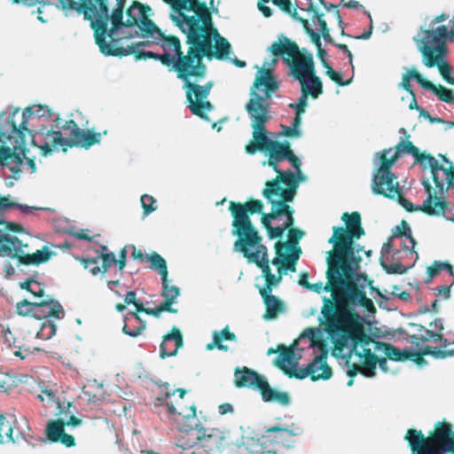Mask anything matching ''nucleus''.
Segmentation results:
<instances>
[{
	"label": "nucleus",
	"mask_w": 454,
	"mask_h": 454,
	"mask_svg": "<svg viewBox=\"0 0 454 454\" xmlns=\"http://www.w3.org/2000/svg\"><path fill=\"white\" fill-rule=\"evenodd\" d=\"M341 219L345 222L346 228L333 227V234L328 240L333 245V248L328 252L327 258L357 259L355 256L353 239H359L365 233L362 227L361 215L357 211L344 213Z\"/></svg>",
	"instance_id": "nucleus-12"
},
{
	"label": "nucleus",
	"mask_w": 454,
	"mask_h": 454,
	"mask_svg": "<svg viewBox=\"0 0 454 454\" xmlns=\"http://www.w3.org/2000/svg\"><path fill=\"white\" fill-rule=\"evenodd\" d=\"M155 202V199L151 195L145 194L141 196V205L144 209V215H147L156 209V207H153Z\"/></svg>",
	"instance_id": "nucleus-61"
},
{
	"label": "nucleus",
	"mask_w": 454,
	"mask_h": 454,
	"mask_svg": "<svg viewBox=\"0 0 454 454\" xmlns=\"http://www.w3.org/2000/svg\"><path fill=\"white\" fill-rule=\"evenodd\" d=\"M278 160L269 156L268 165L277 173V176L265 183V186L262 192L264 199H270L273 196L281 193L286 190V188H290L291 186H294V189H298L299 179L296 177L294 173L289 169H279L278 166Z\"/></svg>",
	"instance_id": "nucleus-23"
},
{
	"label": "nucleus",
	"mask_w": 454,
	"mask_h": 454,
	"mask_svg": "<svg viewBox=\"0 0 454 454\" xmlns=\"http://www.w3.org/2000/svg\"><path fill=\"white\" fill-rule=\"evenodd\" d=\"M25 247H20L18 255L15 259L19 261L20 264L24 265H39L50 260L51 253L48 250L47 247H43L42 250H37L32 254H26L24 251Z\"/></svg>",
	"instance_id": "nucleus-34"
},
{
	"label": "nucleus",
	"mask_w": 454,
	"mask_h": 454,
	"mask_svg": "<svg viewBox=\"0 0 454 454\" xmlns=\"http://www.w3.org/2000/svg\"><path fill=\"white\" fill-rule=\"evenodd\" d=\"M183 345L184 340L180 330L173 326L171 333L163 336V340L160 345V357L166 358L176 356Z\"/></svg>",
	"instance_id": "nucleus-29"
},
{
	"label": "nucleus",
	"mask_w": 454,
	"mask_h": 454,
	"mask_svg": "<svg viewBox=\"0 0 454 454\" xmlns=\"http://www.w3.org/2000/svg\"><path fill=\"white\" fill-rule=\"evenodd\" d=\"M62 128L69 132L71 138H64L62 133L59 130H49L46 133V138L51 140L53 147L67 145L69 147L80 146L88 149L96 144H99L101 141V133H96L90 129H82L74 120L67 121Z\"/></svg>",
	"instance_id": "nucleus-16"
},
{
	"label": "nucleus",
	"mask_w": 454,
	"mask_h": 454,
	"mask_svg": "<svg viewBox=\"0 0 454 454\" xmlns=\"http://www.w3.org/2000/svg\"><path fill=\"white\" fill-rule=\"evenodd\" d=\"M3 433L5 434L9 441L14 442L12 436L13 429L11 424L6 421V419L3 414H0V443L4 442Z\"/></svg>",
	"instance_id": "nucleus-56"
},
{
	"label": "nucleus",
	"mask_w": 454,
	"mask_h": 454,
	"mask_svg": "<svg viewBox=\"0 0 454 454\" xmlns=\"http://www.w3.org/2000/svg\"><path fill=\"white\" fill-rule=\"evenodd\" d=\"M283 253H285V255L283 258V266L287 271L294 272L296 271V262L301 254V247H297L296 251L290 252L286 250H283Z\"/></svg>",
	"instance_id": "nucleus-50"
},
{
	"label": "nucleus",
	"mask_w": 454,
	"mask_h": 454,
	"mask_svg": "<svg viewBox=\"0 0 454 454\" xmlns=\"http://www.w3.org/2000/svg\"><path fill=\"white\" fill-rule=\"evenodd\" d=\"M297 193V189L294 186L286 188L281 193L273 196L270 199H266L268 203L271 205L270 216L271 218H278L281 215L286 216V222L283 226L286 229H292L294 224V209L289 206Z\"/></svg>",
	"instance_id": "nucleus-24"
},
{
	"label": "nucleus",
	"mask_w": 454,
	"mask_h": 454,
	"mask_svg": "<svg viewBox=\"0 0 454 454\" xmlns=\"http://www.w3.org/2000/svg\"><path fill=\"white\" fill-rule=\"evenodd\" d=\"M411 75L413 76V79H415L423 89L428 90L432 92H434V90H436L437 86L434 85L432 82L423 78L422 75L416 69H411Z\"/></svg>",
	"instance_id": "nucleus-58"
},
{
	"label": "nucleus",
	"mask_w": 454,
	"mask_h": 454,
	"mask_svg": "<svg viewBox=\"0 0 454 454\" xmlns=\"http://www.w3.org/2000/svg\"><path fill=\"white\" fill-rule=\"evenodd\" d=\"M440 171H443L445 176H446V184L447 189H453L454 190V166L450 165L449 167H444L443 165H441Z\"/></svg>",
	"instance_id": "nucleus-62"
},
{
	"label": "nucleus",
	"mask_w": 454,
	"mask_h": 454,
	"mask_svg": "<svg viewBox=\"0 0 454 454\" xmlns=\"http://www.w3.org/2000/svg\"><path fill=\"white\" fill-rule=\"evenodd\" d=\"M418 327L419 333L411 335V342L413 345L419 346L421 342H440L443 341V334L433 333L421 325H415Z\"/></svg>",
	"instance_id": "nucleus-39"
},
{
	"label": "nucleus",
	"mask_w": 454,
	"mask_h": 454,
	"mask_svg": "<svg viewBox=\"0 0 454 454\" xmlns=\"http://www.w3.org/2000/svg\"><path fill=\"white\" fill-rule=\"evenodd\" d=\"M331 338L333 344V352H342L348 345L349 341L352 342V348L346 360V365L348 367L347 374L351 379L348 381V386H352L354 383L353 378L358 373L365 377L372 378L375 376V370L377 367L378 356L369 348L370 344L376 347V342L369 334L365 333L367 338L362 336H351L349 338L342 337L340 334L327 333ZM375 350H378L375 348Z\"/></svg>",
	"instance_id": "nucleus-5"
},
{
	"label": "nucleus",
	"mask_w": 454,
	"mask_h": 454,
	"mask_svg": "<svg viewBox=\"0 0 454 454\" xmlns=\"http://www.w3.org/2000/svg\"><path fill=\"white\" fill-rule=\"evenodd\" d=\"M404 440L411 454H454V431L445 419L436 422L427 435L421 430L408 429Z\"/></svg>",
	"instance_id": "nucleus-9"
},
{
	"label": "nucleus",
	"mask_w": 454,
	"mask_h": 454,
	"mask_svg": "<svg viewBox=\"0 0 454 454\" xmlns=\"http://www.w3.org/2000/svg\"><path fill=\"white\" fill-rule=\"evenodd\" d=\"M151 263L150 268L157 270L161 276V280H166L168 278V267L165 259L156 252H153L146 255V261Z\"/></svg>",
	"instance_id": "nucleus-44"
},
{
	"label": "nucleus",
	"mask_w": 454,
	"mask_h": 454,
	"mask_svg": "<svg viewBox=\"0 0 454 454\" xmlns=\"http://www.w3.org/2000/svg\"><path fill=\"white\" fill-rule=\"evenodd\" d=\"M21 208L23 212L28 213L30 211V207L27 206H22L15 202H12L8 197H1L0 196V211H5L9 208Z\"/></svg>",
	"instance_id": "nucleus-59"
},
{
	"label": "nucleus",
	"mask_w": 454,
	"mask_h": 454,
	"mask_svg": "<svg viewBox=\"0 0 454 454\" xmlns=\"http://www.w3.org/2000/svg\"><path fill=\"white\" fill-rule=\"evenodd\" d=\"M163 311L177 313L176 309L169 308L168 304H165L164 302H161L158 307L153 309L145 308L143 304L137 305V312H145L147 315H151L156 317H160Z\"/></svg>",
	"instance_id": "nucleus-52"
},
{
	"label": "nucleus",
	"mask_w": 454,
	"mask_h": 454,
	"mask_svg": "<svg viewBox=\"0 0 454 454\" xmlns=\"http://www.w3.org/2000/svg\"><path fill=\"white\" fill-rule=\"evenodd\" d=\"M64 422L61 419L49 422L47 426V437L51 442H59L64 434Z\"/></svg>",
	"instance_id": "nucleus-48"
},
{
	"label": "nucleus",
	"mask_w": 454,
	"mask_h": 454,
	"mask_svg": "<svg viewBox=\"0 0 454 454\" xmlns=\"http://www.w3.org/2000/svg\"><path fill=\"white\" fill-rule=\"evenodd\" d=\"M163 1L171 6V20L181 31L213 26L212 15L206 3L199 0Z\"/></svg>",
	"instance_id": "nucleus-13"
},
{
	"label": "nucleus",
	"mask_w": 454,
	"mask_h": 454,
	"mask_svg": "<svg viewBox=\"0 0 454 454\" xmlns=\"http://www.w3.org/2000/svg\"><path fill=\"white\" fill-rule=\"evenodd\" d=\"M33 301L23 300L16 304V313L27 317L31 315Z\"/></svg>",
	"instance_id": "nucleus-63"
},
{
	"label": "nucleus",
	"mask_w": 454,
	"mask_h": 454,
	"mask_svg": "<svg viewBox=\"0 0 454 454\" xmlns=\"http://www.w3.org/2000/svg\"><path fill=\"white\" fill-rule=\"evenodd\" d=\"M442 358L454 356V332L448 337H443L440 348Z\"/></svg>",
	"instance_id": "nucleus-53"
},
{
	"label": "nucleus",
	"mask_w": 454,
	"mask_h": 454,
	"mask_svg": "<svg viewBox=\"0 0 454 454\" xmlns=\"http://www.w3.org/2000/svg\"><path fill=\"white\" fill-rule=\"evenodd\" d=\"M442 270H446L450 277L454 278L453 267L450 263L441 261H434L430 266L427 267V277L426 278L425 282L427 284L430 283L432 279L438 276Z\"/></svg>",
	"instance_id": "nucleus-43"
},
{
	"label": "nucleus",
	"mask_w": 454,
	"mask_h": 454,
	"mask_svg": "<svg viewBox=\"0 0 454 454\" xmlns=\"http://www.w3.org/2000/svg\"><path fill=\"white\" fill-rule=\"evenodd\" d=\"M40 389V394L37 395V398L41 402H47V403H56V395L57 390L52 387L46 385L44 382L39 383L38 385Z\"/></svg>",
	"instance_id": "nucleus-51"
},
{
	"label": "nucleus",
	"mask_w": 454,
	"mask_h": 454,
	"mask_svg": "<svg viewBox=\"0 0 454 454\" xmlns=\"http://www.w3.org/2000/svg\"><path fill=\"white\" fill-rule=\"evenodd\" d=\"M304 232L299 229L288 230V240L286 242L278 241L275 243V251L277 255H282L283 250L294 252L296 251L299 240L302 238Z\"/></svg>",
	"instance_id": "nucleus-36"
},
{
	"label": "nucleus",
	"mask_w": 454,
	"mask_h": 454,
	"mask_svg": "<svg viewBox=\"0 0 454 454\" xmlns=\"http://www.w3.org/2000/svg\"><path fill=\"white\" fill-rule=\"evenodd\" d=\"M376 348L382 350L387 359L402 362L408 360V349H399L390 343L376 342Z\"/></svg>",
	"instance_id": "nucleus-40"
},
{
	"label": "nucleus",
	"mask_w": 454,
	"mask_h": 454,
	"mask_svg": "<svg viewBox=\"0 0 454 454\" xmlns=\"http://www.w3.org/2000/svg\"><path fill=\"white\" fill-rule=\"evenodd\" d=\"M326 290H333V298L323 297V306L319 317L320 325L326 333L340 334L343 338L362 336L367 338L362 317L355 306L375 309L373 302L367 298L362 286L353 280V263L358 266L357 259L327 258Z\"/></svg>",
	"instance_id": "nucleus-1"
},
{
	"label": "nucleus",
	"mask_w": 454,
	"mask_h": 454,
	"mask_svg": "<svg viewBox=\"0 0 454 454\" xmlns=\"http://www.w3.org/2000/svg\"><path fill=\"white\" fill-rule=\"evenodd\" d=\"M98 260H102V273H106L109 269L111 268L112 264H114L116 262V256L114 253L109 252V253H101L98 256Z\"/></svg>",
	"instance_id": "nucleus-57"
},
{
	"label": "nucleus",
	"mask_w": 454,
	"mask_h": 454,
	"mask_svg": "<svg viewBox=\"0 0 454 454\" xmlns=\"http://www.w3.org/2000/svg\"><path fill=\"white\" fill-rule=\"evenodd\" d=\"M301 96L298 98V102L290 103L289 107L298 112V114H303L308 105V97L310 96L312 98H317L323 94V84L319 85H301Z\"/></svg>",
	"instance_id": "nucleus-33"
},
{
	"label": "nucleus",
	"mask_w": 454,
	"mask_h": 454,
	"mask_svg": "<svg viewBox=\"0 0 454 454\" xmlns=\"http://www.w3.org/2000/svg\"><path fill=\"white\" fill-rule=\"evenodd\" d=\"M278 87V82L273 76V69L265 67L264 64L257 72L250 92L251 98L246 104V110L251 120L254 139V142L246 145V152L248 154L265 150L268 141L266 123L271 119L269 100Z\"/></svg>",
	"instance_id": "nucleus-4"
},
{
	"label": "nucleus",
	"mask_w": 454,
	"mask_h": 454,
	"mask_svg": "<svg viewBox=\"0 0 454 454\" xmlns=\"http://www.w3.org/2000/svg\"><path fill=\"white\" fill-rule=\"evenodd\" d=\"M325 68L326 69V74L329 76V78L331 80H333L338 85L345 86V85H348L349 83V82H350L349 80L347 81V82H344L342 80L341 75L338 72L333 70V67L330 65H328L327 67H325Z\"/></svg>",
	"instance_id": "nucleus-64"
},
{
	"label": "nucleus",
	"mask_w": 454,
	"mask_h": 454,
	"mask_svg": "<svg viewBox=\"0 0 454 454\" xmlns=\"http://www.w3.org/2000/svg\"><path fill=\"white\" fill-rule=\"evenodd\" d=\"M302 429L299 427L285 428L272 427L268 428L262 437V446L264 451L270 454H277L280 447L292 448L294 445V437L300 435Z\"/></svg>",
	"instance_id": "nucleus-19"
},
{
	"label": "nucleus",
	"mask_w": 454,
	"mask_h": 454,
	"mask_svg": "<svg viewBox=\"0 0 454 454\" xmlns=\"http://www.w3.org/2000/svg\"><path fill=\"white\" fill-rule=\"evenodd\" d=\"M11 231L15 232L21 231L22 226L18 223L0 220V256L15 259L20 247L27 246L23 244L18 237L12 234Z\"/></svg>",
	"instance_id": "nucleus-25"
},
{
	"label": "nucleus",
	"mask_w": 454,
	"mask_h": 454,
	"mask_svg": "<svg viewBox=\"0 0 454 454\" xmlns=\"http://www.w3.org/2000/svg\"><path fill=\"white\" fill-rule=\"evenodd\" d=\"M151 11L150 6L137 1L133 2L126 11V27H130L137 26L143 36H154V35H162V31L148 18V13Z\"/></svg>",
	"instance_id": "nucleus-22"
},
{
	"label": "nucleus",
	"mask_w": 454,
	"mask_h": 454,
	"mask_svg": "<svg viewBox=\"0 0 454 454\" xmlns=\"http://www.w3.org/2000/svg\"><path fill=\"white\" fill-rule=\"evenodd\" d=\"M398 238H404L410 243V247H413L416 245V240L411 235V229L405 220H402L400 224L395 226V229L392 230V236L390 239H395Z\"/></svg>",
	"instance_id": "nucleus-45"
},
{
	"label": "nucleus",
	"mask_w": 454,
	"mask_h": 454,
	"mask_svg": "<svg viewBox=\"0 0 454 454\" xmlns=\"http://www.w3.org/2000/svg\"><path fill=\"white\" fill-rule=\"evenodd\" d=\"M273 287L274 286L264 284V286L259 289V293L266 308L263 317L268 320L276 318L278 313L284 309V304L280 299L271 294Z\"/></svg>",
	"instance_id": "nucleus-30"
},
{
	"label": "nucleus",
	"mask_w": 454,
	"mask_h": 454,
	"mask_svg": "<svg viewBox=\"0 0 454 454\" xmlns=\"http://www.w3.org/2000/svg\"><path fill=\"white\" fill-rule=\"evenodd\" d=\"M262 208L263 203L260 200L251 199L245 203L230 201L229 211L233 217L231 234L238 238L233 244L235 252L251 248L262 242V238L249 215L256 213L262 214Z\"/></svg>",
	"instance_id": "nucleus-8"
},
{
	"label": "nucleus",
	"mask_w": 454,
	"mask_h": 454,
	"mask_svg": "<svg viewBox=\"0 0 454 454\" xmlns=\"http://www.w3.org/2000/svg\"><path fill=\"white\" fill-rule=\"evenodd\" d=\"M51 109L46 106L35 105L32 106L26 107L22 112V121L20 125L11 120L6 123L8 129H11V134L7 138L16 139L15 148L24 146L27 145V135L31 136L32 132L27 128L28 119L32 115H35L38 118L42 117H51Z\"/></svg>",
	"instance_id": "nucleus-21"
},
{
	"label": "nucleus",
	"mask_w": 454,
	"mask_h": 454,
	"mask_svg": "<svg viewBox=\"0 0 454 454\" xmlns=\"http://www.w3.org/2000/svg\"><path fill=\"white\" fill-rule=\"evenodd\" d=\"M269 152V156L278 161H283L291 151L290 143L288 141L279 142L270 139L268 137L265 150Z\"/></svg>",
	"instance_id": "nucleus-35"
},
{
	"label": "nucleus",
	"mask_w": 454,
	"mask_h": 454,
	"mask_svg": "<svg viewBox=\"0 0 454 454\" xmlns=\"http://www.w3.org/2000/svg\"><path fill=\"white\" fill-rule=\"evenodd\" d=\"M61 4L64 8L82 12L84 18L90 21V27L94 30L95 42L97 43V32L98 27L95 25L96 21L103 16L101 12H106V37L108 36L110 42L116 45L118 40L114 39V34L123 27H126L125 21H123V9L114 8L109 14L108 0H60Z\"/></svg>",
	"instance_id": "nucleus-11"
},
{
	"label": "nucleus",
	"mask_w": 454,
	"mask_h": 454,
	"mask_svg": "<svg viewBox=\"0 0 454 454\" xmlns=\"http://www.w3.org/2000/svg\"><path fill=\"white\" fill-rule=\"evenodd\" d=\"M436 90H434V94L437 98L445 103H454V91L450 90L441 84L437 85Z\"/></svg>",
	"instance_id": "nucleus-55"
},
{
	"label": "nucleus",
	"mask_w": 454,
	"mask_h": 454,
	"mask_svg": "<svg viewBox=\"0 0 454 454\" xmlns=\"http://www.w3.org/2000/svg\"><path fill=\"white\" fill-rule=\"evenodd\" d=\"M422 37H414L418 50L421 53L423 64L428 67H437L442 79L454 85V77L451 76V67L444 59L448 53L446 39L450 35L448 28L442 25L435 29H423Z\"/></svg>",
	"instance_id": "nucleus-7"
},
{
	"label": "nucleus",
	"mask_w": 454,
	"mask_h": 454,
	"mask_svg": "<svg viewBox=\"0 0 454 454\" xmlns=\"http://www.w3.org/2000/svg\"><path fill=\"white\" fill-rule=\"evenodd\" d=\"M270 212V213H262L261 222L263 227L266 229L270 239H277L281 238L284 231L286 230L283 225L274 227L271 224V221L276 220L277 218H271Z\"/></svg>",
	"instance_id": "nucleus-47"
},
{
	"label": "nucleus",
	"mask_w": 454,
	"mask_h": 454,
	"mask_svg": "<svg viewBox=\"0 0 454 454\" xmlns=\"http://www.w3.org/2000/svg\"><path fill=\"white\" fill-rule=\"evenodd\" d=\"M380 264L385 271L388 274H403L407 271L411 266H403L401 262H395L392 264H387L384 262L382 257H380Z\"/></svg>",
	"instance_id": "nucleus-54"
},
{
	"label": "nucleus",
	"mask_w": 454,
	"mask_h": 454,
	"mask_svg": "<svg viewBox=\"0 0 454 454\" xmlns=\"http://www.w3.org/2000/svg\"><path fill=\"white\" fill-rule=\"evenodd\" d=\"M239 253H241L245 258L254 262L262 270L265 285L276 287L282 281L283 276L287 273V270L283 266V258H281L285 255L283 252L282 255L276 254L270 262L273 265L278 267V275H274L271 272L268 258V248L262 242L258 246L256 245L255 247H251V248L243 249Z\"/></svg>",
	"instance_id": "nucleus-15"
},
{
	"label": "nucleus",
	"mask_w": 454,
	"mask_h": 454,
	"mask_svg": "<svg viewBox=\"0 0 454 454\" xmlns=\"http://www.w3.org/2000/svg\"><path fill=\"white\" fill-rule=\"evenodd\" d=\"M65 312L61 304L51 296L46 295L44 299L33 301L30 317L37 320H49V317L60 319Z\"/></svg>",
	"instance_id": "nucleus-27"
},
{
	"label": "nucleus",
	"mask_w": 454,
	"mask_h": 454,
	"mask_svg": "<svg viewBox=\"0 0 454 454\" xmlns=\"http://www.w3.org/2000/svg\"><path fill=\"white\" fill-rule=\"evenodd\" d=\"M9 146H0V164L7 167L13 174L12 177L17 178L20 173V166L23 164V158L19 153L14 152Z\"/></svg>",
	"instance_id": "nucleus-32"
},
{
	"label": "nucleus",
	"mask_w": 454,
	"mask_h": 454,
	"mask_svg": "<svg viewBox=\"0 0 454 454\" xmlns=\"http://www.w3.org/2000/svg\"><path fill=\"white\" fill-rule=\"evenodd\" d=\"M306 11L313 12V18L317 20V23L320 27L321 33H323L324 31L329 30L326 21L323 19L324 13L319 12L316 9V7L314 6V4L312 3L309 4V5Z\"/></svg>",
	"instance_id": "nucleus-60"
},
{
	"label": "nucleus",
	"mask_w": 454,
	"mask_h": 454,
	"mask_svg": "<svg viewBox=\"0 0 454 454\" xmlns=\"http://www.w3.org/2000/svg\"><path fill=\"white\" fill-rule=\"evenodd\" d=\"M103 16H100V19L96 21L95 25L98 27L96 29L97 32V44L99 47V51L106 55V56H128L134 54L137 60L139 59H153L156 60L157 54L153 51H137L136 48L145 45L146 43H138L131 46H128L127 48L119 47L113 43H107L106 41V12H101Z\"/></svg>",
	"instance_id": "nucleus-17"
},
{
	"label": "nucleus",
	"mask_w": 454,
	"mask_h": 454,
	"mask_svg": "<svg viewBox=\"0 0 454 454\" xmlns=\"http://www.w3.org/2000/svg\"><path fill=\"white\" fill-rule=\"evenodd\" d=\"M311 346L317 348L319 354L303 368L289 369L286 365V363L292 364L294 358V349L292 347L279 346V356L276 358L275 364L283 370L289 377L296 379H305L310 377L311 380H327L333 375L332 368L327 364L328 348L325 342L321 340H311Z\"/></svg>",
	"instance_id": "nucleus-10"
},
{
	"label": "nucleus",
	"mask_w": 454,
	"mask_h": 454,
	"mask_svg": "<svg viewBox=\"0 0 454 454\" xmlns=\"http://www.w3.org/2000/svg\"><path fill=\"white\" fill-rule=\"evenodd\" d=\"M422 184L427 194V199L422 205L414 206L410 200L403 196L401 188L397 182L393 185V189L396 190L395 195H388L389 190L384 189L382 193H376L389 199H396L399 204L408 212L421 211L427 215H442L445 216V211L449 207V202L442 198L443 192L440 193L438 189L434 191L427 179L422 181Z\"/></svg>",
	"instance_id": "nucleus-14"
},
{
	"label": "nucleus",
	"mask_w": 454,
	"mask_h": 454,
	"mask_svg": "<svg viewBox=\"0 0 454 454\" xmlns=\"http://www.w3.org/2000/svg\"><path fill=\"white\" fill-rule=\"evenodd\" d=\"M160 396H158L155 399L154 404L155 406H162L166 405L168 410V403H173L174 405H177L180 403L183 406L184 404V396L186 394V390L184 388H177L176 390H172L170 385L168 382H165L160 385Z\"/></svg>",
	"instance_id": "nucleus-31"
},
{
	"label": "nucleus",
	"mask_w": 454,
	"mask_h": 454,
	"mask_svg": "<svg viewBox=\"0 0 454 454\" xmlns=\"http://www.w3.org/2000/svg\"><path fill=\"white\" fill-rule=\"evenodd\" d=\"M168 412L178 416L176 419L184 434L178 440V446L186 449H203L206 454L225 448L229 442L226 433L208 427V419L202 411L197 413L196 406L168 403Z\"/></svg>",
	"instance_id": "nucleus-3"
},
{
	"label": "nucleus",
	"mask_w": 454,
	"mask_h": 454,
	"mask_svg": "<svg viewBox=\"0 0 454 454\" xmlns=\"http://www.w3.org/2000/svg\"><path fill=\"white\" fill-rule=\"evenodd\" d=\"M132 319L125 317V324L122 327V332L130 337H138L146 327V322L142 320L138 312H130Z\"/></svg>",
	"instance_id": "nucleus-37"
},
{
	"label": "nucleus",
	"mask_w": 454,
	"mask_h": 454,
	"mask_svg": "<svg viewBox=\"0 0 454 454\" xmlns=\"http://www.w3.org/2000/svg\"><path fill=\"white\" fill-rule=\"evenodd\" d=\"M266 379L258 372L247 366L237 367L234 371V384L238 388H252L262 391Z\"/></svg>",
	"instance_id": "nucleus-28"
},
{
	"label": "nucleus",
	"mask_w": 454,
	"mask_h": 454,
	"mask_svg": "<svg viewBox=\"0 0 454 454\" xmlns=\"http://www.w3.org/2000/svg\"><path fill=\"white\" fill-rule=\"evenodd\" d=\"M223 340H236V335L230 332L229 327H224L221 332H215L213 342L207 345V349L211 350L216 347L220 350L227 351L228 346L223 344Z\"/></svg>",
	"instance_id": "nucleus-41"
},
{
	"label": "nucleus",
	"mask_w": 454,
	"mask_h": 454,
	"mask_svg": "<svg viewBox=\"0 0 454 454\" xmlns=\"http://www.w3.org/2000/svg\"><path fill=\"white\" fill-rule=\"evenodd\" d=\"M56 333V325L51 320H44L39 324V330L35 331V336L41 340H49Z\"/></svg>",
	"instance_id": "nucleus-49"
},
{
	"label": "nucleus",
	"mask_w": 454,
	"mask_h": 454,
	"mask_svg": "<svg viewBox=\"0 0 454 454\" xmlns=\"http://www.w3.org/2000/svg\"><path fill=\"white\" fill-rule=\"evenodd\" d=\"M260 394L264 402H275L283 406H287L290 403L288 393L271 388L268 381H266Z\"/></svg>",
	"instance_id": "nucleus-38"
},
{
	"label": "nucleus",
	"mask_w": 454,
	"mask_h": 454,
	"mask_svg": "<svg viewBox=\"0 0 454 454\" xmlns=\"http://www.w3.org/2000/svg\"><path fill=\"white\" fill-rule=\"evenodd\" d=\"M156 40L162 41L161 47L164 51H174L175 54L171 56L169 53L157 54L156 60H160L162 65L169 67L172 65L173 70L176 71V65L177 61L186 56L182 51V46L178 37L175 35H156L154 37Z\"/></svg>",
	"instance_id": "nucleus-26"
},
{
	"label": "nucleus",
	"mask_w": 454,
	"mask_h": 454,
	"mask_svg": "<svg viewBox=\"0 0 454 454\" xmlns=\"http://www.w3.org/2000/svg\"><path fill=\"white\" fill-rule=\"evenodd\" d=\"M161 295L164 298L162 302L168 304L169 308H172V305L176 302V299L180 295V289L175 286H169L168 278H166L165 281L161 280Z\"/></svg>",
	"instance_id": "nucleus-46"
},
{
	"label": "nucleus",
	"mask_w": 454,
	"mask_h": 454,
	"mask_svg": "<svg viewBox=\"0 0 454 454\" xmlns=\"http://www.w3.org/2000/svg\"><path fill=\"white\" fill-rule=\"evenodd\" d=\"M395 148V153L397 154L398 158L402 153L411 154L414 157L415 162L420 164L423 170L429 168L435 188L438 189L440 193L444 192V182L439 177L440 163L433 155L420 153L419 148L411 141H401Z\"/></svg>",
	"instance_id": "nucleus-18"
},
{
	"label": "nucleus",
	"mask_w": 454,
	"mask_h": 454,
	"mask_svg": "<svg viewBox=\"0 0 454 454\" xmlns=\"http://www.w3.org/2000/svg\"><path fill=\"white\" fill-rule=\"evenodd\" d=\"M186 35L189 45L186 56L181 58L176 65L178 79L184 82L183 88L186 92V100L190 111L196 116L208 121L207 112L213 109V105L207 98L213 87L212 82L200 85L191 81H199L205 77L207 66L204 57L208 59H224L231 52V44L221 36L218 30L212 27L182 31Z\"/></svg>",
	"instance_id": "nucleus-2"
},
{
	"label": "nucleus",
	"mask_w": 454,
	"mask_h": 454,
	"mask_svg": "<svg viewBox=\"0 0 454 454\" xmlns=\"http://www.w3.org/2000/svg\"><path fill=\"white\" fill-rule=\"evenodd\" d=\"M392 152V148L383 150L380 160V166L373 176L372 189L373 193H382L384 189L389 190L388 195H395L396 190L393 189L395 184L396 176L391 171L392 166L398 160L397 154L394 153L391 158L387 154Z\"/></svg>",
	"instance_id": "nucleus-20"
},
{
	"label": "nucleus",
	"mask_w": 454,
	"mask_h": 454,
	"mask_svg": "<svg viewBox=\"0 0 454 454\" xmlns=\"http://www.w3.org/2000/svg\"><path fill=\"white\" fill-rule=\"evenodd\" d=\"M406 355L408 356V360H411L417 364H422L425 363V355H431L435 358H442L440 348H432L430 346L425 347L420 351H412L408 349Z\"/></svg>",
	"instance_id": "nucleus-42"
},
{
	"label": "nucleus",
	"mask_w": 454,
	"mask_h": 454,
	"mask_svg": "<svg viewBox=\"0 0 454 454\" xmlns=\"http://www.w3.org/2000/svg\"><path fill=\"white\" fill-rule=\"evenodd\" d=\"M284 43L273 42L269 51L276 57L281 56L288 67V74L300 82V85L323 84L317 75L313 54L305 49L300 50L298 44L286 37Z\"/></svg>",
	"instance_id": "nucleus-6"
}]
</instances>
